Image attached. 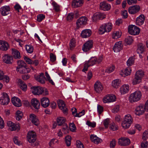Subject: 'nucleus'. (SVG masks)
Returning <instances> with one entry per match:
<instances>
[{"label":"nucleus","instance_id":"obj_64","mask_svg":"<svg viewBox=\"0 0 148 148\" xmlns=\"http://www.w3.org/2000/svg\"><path fill=\"white\" fill-rule=\"evenodd\" d=\"M13 140L14 143L16 144L19 145L21 144L20 141L18 140L17 137L16 136L14 137L13 139Z\"/></svg>","mask_w":148,"mask_h":148},{"label":"nucleus","instance_id":"obj_53","mask_svg":"<svg viewBox=\"0 0 148 148\" xmlns=\"http://www.w3.org/2000/svg\"><path fill=\"white\" fill-rule=\"evenodd\" d=\"M45 18V15L43 14H39L37 16V21L39 22H40Z\"/></svg>","mask_w":148,"mask_h":148},{"label":"nucleus","instance_id":"obj_58","mask_svg":"<svg viewBox=\"0 0 148 148\" xmlns=\"http://www.w3.org/2000/svg\"><path fill=\"white\" fill-rule=\"evenodd\" d=\"M24 59L26 62L29 64H32V60L28 57L25 56L24 57Z\"/></svg>","mask_w":148,"mask_h":148},{"label":"nucleus","instance_id":"obj_42","mask_svg":"<svg viewBox=\"0 0 148 148\" xmlns=\"http://www.w3.org/2000/svg\"><path fill=\"white\" fill-rule=\"evenodd\" d=\"M71 137L69 135L66 136L65 138V143L67 146H69L71 145Z\"/></svg>","mask_w":148,"mask_h":148},{"label":"nucleus","instance_id":"obj_15","mask_svg":"<svg viewBox=\"0 0 148 148\" xmlns=\"http://www.w3.org/2000/svg\"><path fill=\"white\" fill-rule=\"evenodd\" d=\"M105 18V15L100 12L95 13L92 17L93 21H95L98 20H102Z\"/></svg>","mask_w":148,"mask_h":148},{"label":"nucleus","instance_id":"obj_37","mask_svg":"<svg viewBox=\"0 0 148 148\" xmlns=\"http://www.w3.org/2000/svg\"><path fill=\"white\" fill-rule=\"evenodd\" d=\"M56 120L58 125L61 126L65 123V120L64 117H59L57 118Z\"/></svg>","mask_w":148,"mask_h":148},{"label":"nucleus","instance_id":"obj_51","mask_svg":"<svg viewBox=\"0 0 148 148\" xmlns=\"http://www.w3.org/2000/svg\"><path fill=\"white\" fill-rule=\"evenodd\" d=\"M134 61V59L133 57L130 58L127 62V64L128 66H130L133 64Z\"/></svg>","mask_w":148,"mask_h":148},{"label":"nucleus","instance_id":"obj_43","mask_svg":"<svg viewBox=\"0 0 148 148\" xmlns=\"http://www.w3.org/2000/svg\"><path fill=\"white\" fill-rule=\"evenodd\" d=\"M123 121L125 123L126 122H130V123H132V119L131 116L129 114L126 115L125 117L124 120Z\"/></svg>","mask_w":148,"mask_h":148},{"label":"nucleus","instance_id":"obj_20","mask_svg":"<svg viewBox=\"0 0 148 148\" xmlns=\"http://www.w3.org/2000/svg\"><path fill=\"white\" fill-rule=\"evenodd\" d=\"M12 58L8 54H5L3 57V62L7 64H12Z\"/></svg>","mask_w":148,"mask_h":148},{"label":"nucleus","instance_id":"obj_34","mask_svg":"<svg viewBox=\"0 0 148 148\" xmlns=\"http://www.w3.org/2000/svg\"><path fill=\"white\" fill-rule=\"evenodd\" d=\"M18 84L19 87L22 90L25 91L26 90L27 86L21 79H19L18 81Z\"/></svg>","mask_w":148,"mask_h":148},{"label":"nucleus","instance_id":"obj_13","mask_svg":"<svg viewBox=\"0 0 148 148\" xmlns=\"http://www.w3.org/2000/svg\"><path fill=\"white\" fill-rule=\"evenodd\" d=\"M88 18L86 17H81L78 19L76 22L77 27L79 28L82 25H86L87 23Z\"/></svg>","mask_w":148,"mask_h":148},{"label":"nucleus","instance_id":"obj_63","mask_svg":"<svg viewBox=\"0 0 148 148\" xmlns=\"http://www.w3.org/2000/svg\"><path fill=\"white\" fill-rule=\"evenodd\" d=\"M97 111L99 114H101L103 111V108L99 105L97 106Z\"/></svg>","mask_w":148,"mask_h":148},{"label":"nucleus","instance_id":"obj_18","mask_svg":"<svg viewBox=\"0 0 148 148\" xmlns=\"http://www.w3.org/2000/svg\"><path fill=\"white\" fill-rule=\"evenodd\" d=\"M116 97L114 95H108L105 97L103 99V102L104 103L110 102L115 101Z\"/></svg>","mask_w":148,"mask_h":148},{"label":"nucleus","instance_id":"obj_46","mask_svg":"<svg viewBox=\"0 0 148 148\" xmlns=\"http://www.w3.org/2000/svg\"><path fill=\"white\" fill-rule=\"evenodd\" d=\"M63 127L62 128V131L65 134H67L69 131L68 126L66 124L64 123L62 125Z\"/></svg>","mask_w":148,"mask_h":148},{"label":"nucleus","instance_id":"obj_47","mask_svg":"<svg viewBox=\"0 0 148 148\" xmlns=\"http://www.w3.org/2000/svg\"><path fill=\"white\" fill-rule=\"evenodd\" d=\"M52 4L54 7V9L55 11L58 12L60 10V6L55 2H53Z\"/></svg>","mask_w":148,"mask_h":148},{"label":"nucleus","instance_id":"obj_27","mask_svg":"<svg viewBox=\"0 0 148 148\" xmlns=\"http://www.w3.org/2000/svg\"><path fill=\"white\" fill-rule=\"evenodd\" d=\"M145 20V16L143 14L140 15L136 19V25L139 26L142 25L144 23Z\"/></svg>","mask_w":148,"mask_h":148},{"label":"nucleus","instance_id":"obj_10","mask_svg":"<svg viewBox=\"0 0 148 148\" xmlns=\"http://www.w3.org/2000/svg\"><path fill=\"white\" fill-rule=\"evenodd\" d=\"M146 110L144 108V106L143 104H140L137 106L135 110V114L137 115L143 114Z\"/></svg>","mask_w":148,"mask_h":148},{"label":"nucleus","instance_id":"obj_17","mask_svg":"<svg viewBox=\"0 0 148 148\" xmlns=\"http://www.w3.org/2000/svg\"><path fill=\"white\" fill-rule=\"evenodd\" d=\"M10 11V8L9 6H5L0 8V12L3 16L7 15L9 14Z\"/></svg>","mask_w":148,"mask_h":148},{"label":"nucleus","instance_id":"obj_6","mask_svg":"<svg viewBox=\"0 0 148 148\" xmlns=\"http://www.w3.org/2000/svg\"><path fill=\"white\" fill-rule=\"evenodd\" d=\"M128 31L130 34L135 35L139 34L140 30L139 28L135 25H131L129 26Z\"/></svg>","mask_w":148,"mask_h":148},{"label":"nucleus","instance_id":"obj_14","mask_svg":"<svg viewBox=\"0 0 148 148\" xmlns=\"http://www.w3.org/2000/svg\"><path fill=\"white\" fill-rule=\"evenodd\" d=\"M29 132L27 134V139L28 142L30 143H33L36 140V135L34 133Z\"/></svg>","mask_w":148,"mask_h":148},{"label":"nucleus","instance_id":"obj_49","mask_svg":"<svg viewBox=\"0 0 148 148\" xmlns=\"http://www.w3.org/2000/svg\"><path fill=\"white\" fill-rule=\"evenodd\" d=\"M74 17V15L73 13H69L66 17V20L69 21H71L73 20Z\"/></svg>","mask_w":148,"mask_h":148},{"label":"nucleus","instance_id":"obj_1","mask_svg":"<svg viewBox=\"0 0 148 148\" xmlns=\"http://www.w3.org/2000/svg\"><path fill=\"white\" fill-rule=\"evenodd\" d=\"M18 66L16 71L21 73H29L30 71L29 68H27L26 64L23 60H19L17 61Z\"/></svg>","mask_w":148,"mask_h":148},{"label":"nucleus","instance_id":"obj_28","mask_svg":"<svg viewBox=\"0 0 148 148\" xmlns=\"http://www.w3.org/2000/svg\"><path fill=\"white\" fill-rule=\"evenodd\" d=\"M31 103L32 105L35 109L38 110L40 108V103L37 99L35 98L32 99L31 100Z\"/></svg>","mask_w":148,"mask_h":148},{"label":"nucleus","instance_id":"obj_21","mask_svg":"<svg viewBox=\"0 0 148 148\" xmlns=\"http://www.w3.org/2000/svg\"><path fill=\"white\" fill-rule=\"evenodd\" d=\"M94 89L97 92H99L103 90V87L101 82L97 81L94 84Z\"/></svg>","mask_w":148,"mask_h":148},{"label":"nucleus","instance_id":"obj_36","mask_svg":"<svg viewBox=\"0 0 148 148\" xmlns=\"http://www.w3.org/2000/svg\"><path fill=\"white\" fill-rule=\"evenodd\" d=\"M97 58L95 57H91L90 60L87 61L86 63H88L90 66H91L95 64L97 62Z\"/></svg>","mask_w":148,"mask_h":148},{"label":"nucleus","instance_id":"obj_57","mask_svg":"<svg viewBox=\"0 0 148 148\" xmlns=\"http://www.w3.org/2000/svg\"><path fill=\"white\" fill-rule=\"evenodd\" d=\"M110 129L113 131H116L117 130V127L115 126L114 123H113L110 125Z\"/></svg>","mask_w":148,"mask_h":148},{"label":"nucleus","instance_id":"obj_3","mask_svg":"<svg viewBox=\"0 0 148 148\" xmlns=\"http://www.w3.org/2000/svg\"><path fill=\"white\" fill-rule=\"evenodd\" d=\"M142 94L139 91H136L134 93L131 94L129 97L130 101L133 103L139 101L141 99Z\"/></svg>","mask_w":148,"mask_h":148},{"label":"nucleus","instance_id":"obj_16","mask_svg":"<svg viewBox=\"0 0 148 148\" xmlns=\"http://www.w3.org/2000/svg\"><path fill=\"white\" fill-rule=\"evenodd\" d=\"M57 103L59 108L63 111L64 113H66L67 112L68 109L65 107V105L64 101L62 100H59L58 101Z\"/></svg>","mask_w":148,"mask_h":148},{"label":"nucleus","instance_id":"obj_24","mask_svg":"<svg viewBox=\"0 0 148 148\" xmlns=\"http://www.w3.org/2000/svg\"><path fill=\"white\" fill-rule=\"evenodd\" d=\"M83 3V0H73L72 5L73 8H77L82 5Z\"/></svg>","mask_w":148,"mask_h":148},{"label":"nucleus","instance_id":"obj_55","mask_svg":"<svg viewBox=\"0 0 148 148\" xmlns=\"http://www.w3.org/2000/svg\"><path fill=\"white\" fill-rule=\"evenodd\" d=\"M148 145V142L147 141L143 142L140 145L141 148H147Z\"/></svg>","mask_w":148,"mask_h":148},{"label":"nucleus","instance_id":"obj_5","mask_svg":"<svg viewBox=\"0 0 148 148\" xmlns=\"http://www.w3.org/2000/svg\"><path fill=\"white\" fill-rule=\"evenodd\" d=\"M112 28V24L110 23L105 24L101 25L99 28L100 34H103L105 32H110Z\"/></svg>","mask_w":148,"mask_h":148},{"label":"nucleus","instance_id":"obj_11","mask_svg":"<svg viewBox=\"0 0 148 148\" xmlns=\"http://www.w3.org/2000/svg\"><path fill=\"white\" fill-rule=\"evenodd\" d=\"M130 143V140L127 138H121L119 139L118 142L119 145L121 146H126L129 145Z\"/></svg>","mask_w":148,"mask_h":148},{"label":"nucleus","instance_id":"obj_32","mask_svg":"<svg viewBox=\"0 0 148 148\" xmlns=\"http://www.w3.org/2000/svg\"><path fill=\"white\" fill-rule=\"evenodd\" d=\"M100 8L101 9L103 10H108L110 9V6L109 4L103 2L100 3Z\"/></svg>","mask_w":148,"mask_h":148},{"label":"nucleus","instance_id":"obj_56","mask_svg":"<svg viewBox=\"0 0 148 148\" xmlns=\"http://www.w3.org/2000/svg\"><path fill=\"white\" fill-rule=\"evenodd\" d=\"M50 60L52 62H54L56 60V56L53 53H51L50 55Z\"/></svg>","mask_w":148,"mask_h":148},{"label":"nucleus","instance_id":"obj_44","mask_svg":"<svg viewBox=\"0 0 148 148\" xmlns=\"http://www.w3.org/2000/svg\"><path fill=\"white\" fill-rule=\"evenodd\" d=\"M26 46V49L28 53H32L33 52L34 48L32 46L27 45Z\"/></svg>","mask_w":148,"mask_h":148},{"label":"nucleus","instance_id":"obj_19","mask_svg":"<svg viewBox=\"0 0 148 148\" xmlns=\"http://www.w3.org/2000/svg\"><path fill=\"white\" fill-rule=\"evenodd\" d=\"M9 47V44L6 41L0 40V49L4 51L8 50Z\"/></svg>","mask_w":148,"mask_h":148},{"label":"nucleus","instance_id":"obj_38","mask_svg":"<svg viewBox=\"0 0 148 148\" xmlns=\"http://www.w3.org/2000/svg\"><path fill=\"white\" fill-rule=\"evenodd\" d=\"M131 70L130 68L128 67L123 72H122V73L121 74V75L123 77H125L126 76H127L130 75L131 73Z\"/></svg>","mask_w":148,"mask_h":148},{"label":"nucleus","instance_id":"obj_54","mask_svg":"<svg viewBox=\"0 0 148 148\" xmlns=\"http://www.w3.org/2000/svg\"><path fill=\"white\" fill-rule=\"evenodd\" d=\"M70 129L71 131L72 132L75 131L76 129V127L74 123H71L69 126Z\"/></svg>","mask_w":148,"mask_h":148},{"label":"nucleus","instance_id":"obj_62","mask_svg":"<svg viewBox=\"0 0 148 148\" xmlns=\"http://www.w3.org/2000/svg\"><path fill=\"white\" fill-rule=\"evenodd\" d=\"M116 141L115 140L113 139H112V141H110V148H114L116 145Z\"/></svg>","mask_w":148,"mask_h":148},{"label":"nucleus","instance_id":"obj_52","mask_svg":"<svg viewBox=\"0 0 148 148\" xmlns=\"http://www.w3.org/2000/svg\"><path fill=\"white\" fill-rule=\"evenodd\" d=\"M86 124L89 126L94 128L96 126V123L95 122H91L89 121H87L86 123Z\"/></svg>","mask_w":148,"mask_h":148},{"label":"nucleus","instance_id":"obj_9","mask_svg":"<svg viewBox=\"0 0 148 148\" xmlns=\"http://www.w3.org/2000/svg\"><path fill=\"white\" fill-rule=\"evenodd\" d=\"M93 41L89 40L84 44L82 49L84 51L87 52L90 50L93 47Z\"/></svg>","mask_w":148,"mask_h":148},{"label":"nucleus","instance_id":"obj_25","mask_svg":"<svg viewBox=\"0 0 148 148\" xmlns=\"http://www.w3.org/2000/svg\"><path fill=\"white\" fill-rule=\"evenodd\" d=\"M35 78L36 80L40 83H45L46 78L43 73H41L39 75L35 76Z\"/></svg>","mask_w":148,"mask_h":148},{"label":"nucleus","instance_id":"obj_31","mask_svg":"<svg viewBox=\"0 0 148 148\" xmlns=\"http://www.w3.org/2000/svg\"><path fill=\"white\" fill-rule=\"evenodd\" d=\"M91 141L94 143L97 144L99 143H101L102 140L97 137L96 135H91L90 136Z\"/></svg>","mask_w":148,"mask_h":148},{"label":"nucleus","instance_id":"obj_29","mask_svg":"<svg viewBox=\"0 0 148 148\" xmlns=\"http://www.w3.org/2000/svg\"><path fill=\"white\" fill-rule=\"evenodd\" d=\"M122 45L120 42H116L113 48V50L114 52H118L122 49Z\"/></svg>","mask_w":148,"mask_h":148},{"label":"nucleus","instance_id":"obj_33","mask_svg":"<svg viewBox=\"0 0 148 148\" xmlns=\"http://www.w3.org/2000/svg\"><path fill=\"white\" fill-rule=\"evenodd\" d=\"M30 119L31 120L33 123L36 125L39 124L38 120L37 119L36 116L34 114H31L30 115Z\"/></svg>","mask_w":148,"mask_h":148},{"label":"nucleus","instance_id":"obj_26","mask_svg":"<svg viewBox=\"0 0 148 148\" xmlns=\"http://www.w3.org/2000/svg\"><path fill=\"white\" fill-rule=\"evenodd\" d=\"M12 58L15 59H19L21 58L20 52L18 50L15 49H12Z\"/></svg>","mask_w":148,"mask_h":148},{"label":"nucleus","instance_id":"obj_50","mask_svg":"<svg viewBox=\"0 0 148 148\" xmlns=\"http://www.w3.org/2000/svg\"><path fill=\"white\" fill-rule=\"evenodd\" d=\"M121 35V34L119 33L118 32H114L112 36V38L113 39H117L120 38Z\"/></svg>","mask_w":148,"mask_h":148},{"label":"nucleus","instance_id":"obj_48","mask_svg":"<svg viewBox=\"0 0 148 148\" xmlns=\"http://www.w3.org/2000/svg\"><path fill=\"white\" fill-rule=\"evenodd\" d=\"M125 42L127 44L130 45L132 42L133 41V39L132 36H129L125 39Z\"/></svg>","mask_w":148,"mask_h":148},{"label":"nucleus","instance_id":"obj_8","mask_svg":"<svg viewBox=\"0 0 148 148\" xmlns=\"http://www.w3.org/2000/svg\"><path fill=\"white\" fill-rule=\"evenodd\" d=\"M7 125L9 127V128L11 131L19 130L20 127L19 123L15 124L11 121H8L7 122Z\"/></svg>","mask_w":148,"mask_h":148},{"label":"nucleus","instance_id":"obj_61","mask_svg":"<svg viewBox=\"0 0 148 148\" xmlns=\"http://www.w3.org/2000/svg\"><path fill=\"white\" fill-rule=\"evenodd\" d=\"M76 144L78 148H84L83 144L80 141L77 140L76 141Z\"/></svg>","mask_w":148,"mask_h":148},{"label":"nucleus","instance_id":"obj_4","mask_svg":"<svg viewBox=\"0 0 148 148\" xmlns=\"http://www.w3.org/2000/svg\"><path fill=\"white\" fill-rule=\"evenodd\" d=\"M144 73L141 70H138L136 73L135 77L132 81L133 85L139 84L141 82L142 78L143 77Z\"/></svg>","mask_w":148,"mask_h":148},{"label":"nucleus","instance_id":"obj_23","mask_svg":"<svg viewBox=\"0 0 148 148\" xmlns=\"http://www.w3.org/2000/svg\"><path fill=\"white\" fill-rule=\"evenodd\" d=\"M91 31L90 29H85L82 31L81 34V36L84 38L89 37L91 34Z\"/></svg>","mask_w":148,"mask_h":148},{"label":"nucleus","instance_id":"obj_7","mask_svg":"<svg viewBox=\"0 0 148 148\" xmlns=\"http://www.w3.org/2000/svg\"><path fill=\"white\" fill-rule=\"evenodd\" d=\"M10 101V99L7 93H3L2 96L0 99V103L2 105H8Z\"/></svg>","mask_w":148,"mask_h":148},{"label":"nucleus","instance_id":"obj_12","mask_svg":"<svg viewBox=\"0 0 148 148\" xmlns=\"http://www.w3.org/2000/svg\"><path fill=\"white\" fill-rule=\"evenodd\" d=\"M140 10V7L139 5H135L130 7L128 10L130 14H134L138 12Z\"/></svg>","mask_w":148,"mask_h":148},{"label":"nucleus","instance_id":"obj_35","mask_svg":"<svg viewBox=\"0 0 148 148\" xmlns=\"http://www.w3.org/2000/svg\"><path fill=\"white\" fill-rule=\"evenodd\" d=\"M120 90L122 94H125L128 92L129 90V86L128 85H123L121 87Z\"/></svg>","mask_w":148,"mask_h":148},{"label":"nucleus","instance_id":"obj_59","mask_svg":"<svg viewBox=\"0 0 148 148\" xmlns=\"http://www.w3.org/2000/svg\"><path fill=\"white\" fill-rule=\"evenodd\" d=\"M109 121V119H105L103 121V124L106 128H107L108 127V124L110 123Z\"/></svg>","mask_w":148,"mask_h":148},{"label":"nucleus","instance_id":"obj_40","mask_svg":"<svg viewBox=\"0 0 148 148\" xmlns=\"http://www.w3.org/2000/svg\"><path fill=\"white\" fill-rule=\"evenodd\" d=\"M144 50V46L143 44L142 43L139 44L138 45V49H137V51L138 52H139V51H140V53H142L143 52Z\"/></svg>","mask_w":148,"mask_h":148},{"label":"nucleus","instance_id":"obj_60","mask_svg":"<svg viewBox=\"0 0 148 148\" xmlns=\"http://www.w3.org/2000/svg\"><path fill=\"white\" fill-rule=\"evenodd\" d=\"M75 42L73 39H72L71 40L69 44L71 49L72 48H73L75 46Z\"/></svg>","mask_w":148,"mask_h":148},{"label":"nucleus","instance_id":"obj_45","mask_svg":"<svg viewBox=\"0 0 148 148\" xmlns=\"http://www.w3.org/2000/svg\"><path fill=\"white\" fill-rule=\"evenodd\" d=\"M130 122H126L125 123L124 121H123L122 123V126L123 128L124 129H127L130 126V125L132 123H130Z\"/></svg>","mask_w":148,"mask_h":148},{"label":"nucleus","instance_id":"obj_22","mask_svg":"<svg viewBox=\"0 0 148 148\" xmlns=\"http://www.w3.org/2000/svg\"><path fill=\"white\" fill-rule=\"evenodd\" d=\"M40 102L42 106L45 108L47 107L49 105V100L46 97L42 98L40 100Z\"/></svg>","mask_w":148,"mask_h":148},{"label":"nucleus","instance_id":"obj_39","mask_svg":"<svg viewBox=\"0 0 148 148\" xmlns=\"http://www.w3.org/2000/svg\"><path fill=\"white\" fill-rule=\"evenodd\" d=\"M23 116L22 112L18 110L16 112V119L17 120L19 121L21 119Z\"/></svg>","mask_w":148,"mask_h":148},{"label":"nucleus","instance_id":"obj_41","mask_svg":"<svg viewBox=\"0 0 148 148\" xmlns=\"http://www.w3.org/2000/svg\"><path fill=\"white\" fill-rule=\"evenodd\" d=\"M119 79H116L114 80L112 83V85L114 88H117L118 87L120 83Z\"/></svg>","mask_w":148,"mask_h":148},{"label":"nucleus","instance_id":"obj_2","mask_svg":"<svg viewBox=\"0 0 148 148\" xmlns=\"http://www.w3.org/2000/svg\"><path fill=\"white\" fill-rule=\"evenodd\" d=\"M31 89L32 93L34 95H39L43 93L44 95L46 96L49 94L48 91L46 88L40 86L32 87Z\"/></svg>","mask_w":148,"mask_h":148},{"label":"nucleus","instance_id":"obj_30","mask_svg":"<svg viewBox=\"0 0 148 148\" xmlns=\"http://www.w3.org/2000/svg\"><path fill=\"white\" fill-rule=\"evenodd\" d=\"M13 104L15 106L19 107L21 106L20 100L18 98L14 97L12 99Z\"/></svg>","mask_w":148,"mask_h":148}]
</instances>
